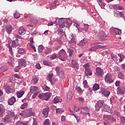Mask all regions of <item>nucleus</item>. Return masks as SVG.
Segmentation results:
<instances>
[{"instance_id": "obj_1", "label": "nucleus", "mask_w": 125, "mask_h": 125, "mask_svg": "<svg viewBox=\"0 0 125 125\" xmlns=\"http://www.w3.org/2000/svg\"><path fill=\"white\" fill-rule=\"evenodd\" d=\"M58 22L61 28H64V27H69L72 24V20L61 18L58 20Z\"/></svg>"}, {"instance_id": "obj_2", "label": "nucleus", "mask_w": 125, "mask_h": 125, "mask_svg": "<svg viewBox=\"0 0 125 125\" xmlns=\"http://www.w3.org/2000/svg\"><path fill=\"white\" fill-rule=\"evenodd\" d=\"M58 58L62 60V61H65L67 58V54L65 50L62 49L58 52Z\"/></svg>"}, {"instance_id": "obj_3", "label": "nucleus", "mask_w": 125, "mask_h": 125, "mask_svg": "<svg viewBox=\"0 0 125 125\" xmlns=\"http://www.w3.org/2000/svg\"><path fill=\"white\" fill-rule=\"evenodd\" d=\"M69 38L71 41L68 43L69 45H70V46H76L77 43V42H76V40H77L76 35L71 34Z\"/></svg>"}, {"instance_id": "obj_4", "label": "nucleus", "mask_w": 125, "mask_h": 125, "mask_svg": "<svg viewBox=\"0 0 125 125\" xmlns=\"http://www.w3.org/2000/svg\"><path fill=\"white\" fill-rule=\"evenodd\" d=\"M56 72L57 76H60V77L62 78H64V71L63 70V68L60 66H57L56 67Z\"/></svg>"}, {"instance_id": "obj_5", "label": "nucleus", "mask_w": 125, "mask_h": 125, "mask_svg": "<svg viewBox=\"0 0 125 125\" xmlns=\"http://www.w3.org/2000/svg\"><path fill=\"white\" fill-rule=\"evenodd\" d=\"M96 73L95 75L99 78H102L103 77V75L104 74V71L103 69L100 67H97L96 68Z\"/></svg>"}, {"instance_id": "obj_6", "label": "nucleus", "mask_w": 125, "mask_h": 125, "mask_svg": "<svg viewBox=\"0 0 125 125\" xmlns=\"http://www.w3.org/2000/svg\"><path fill=\"white\" fill-rule=\"evenodd\" d=\"M24 114L25 115V118H28V117H31V116H35V115H36L35 112L32 111L31 109H25L24 110Z\"/></svg>"}, {"instance_id": "obj_7", "label": "nucleus", "mask_w": 125, "mask_h": 125, "mask_svg": "<svg viewBox=\"0 0 125 125\" xmlns=\"http://www.w3.org/2000/svg\"><path fill=\"white\" fill-rule=\"evenodd\" d=\"M104 104V101H102V100L98 101L95 105L96 111H99V110H100V108H101V107H102V106H103Z\"/></svg>"}, {"instance_id": "obj_8", "label": "nucleus", "mask_w": 125, "mask_h": 125, "mask_svg": "<svg viewBox=\"0 0 125 125\" xmlns=\"http://www.w3.org/2000/svg\"><path fill=\"white\" fill-rule=\"evenodd\" d=\"M5 92L8 94H9V93H14L15 92V89H14V87L13 86H7L5 88Z\"/></svg>"}, {"instance_id": "obj_9", "label": "nucleus", "mask_w": 125, "mask_h": 125, "mask_svg": "<svg viewBox=\"0 0 125 125\" xmlns=\"http://www.w3.org/2000/svg\"><path fill=\"white\" fill-rule=\"evenodd\" d=\"M104 81L106 83H112L114 81L112 79V76L110 74H107L106 75L104 78Z\"/></svg>"}, {"instance_id": "obj_10", "label": "nucleus", "mask_w": 125, "mask_h": 125, "mask_svg": "<svg viewBox=\"0 0 125 125\" xmlns=\"http://www.w3.org/2000/svg\"><path fill=\"white\" fill-rule=\"evenodd\" d=\"M101 42H97L91 44V48H90L88 50L89 51H96L97 49V46L98 44H100Z\"/></svg>"}, {"instance_id": "obj_11", "label": "nucleus", "mask_w": 125, "mask_h": 125, "mask_svg": "<svg viewBox=\"0 0 125 125\" xmlns=\"http://www.w3.org/2000/svg\"><path fill=\"white\" fill-rule=\"evenodd\" d=\"M104 120L107 121L108 123H109V122H111L112 123L116 122V120H115V119H114V118H113V117H112L111 116L104 115Z\"/></svg>"}, {"instance_id": "obj_12", "label": "nucleus", "mask_w": 125, "mask_h": 125, "mask_svg": "<svg viewBox=\"0 0 125 125\" xmlns=\"http://www.w3.org/2000/svg\"><path fill=\"white\" fill-rule=\"evenodd\" d=\"M71 67L74 69H79L80 68V64L78 63V62L75 60H72L71 61Z\"/></svg>"}, {"instance_id": "obj_13", "label": "nucleus", "mask_w": 125, "mask_h": 125, "mask_svg": "<svg viewBox=\"0 0 125 125\" xmlns=\"http://www.w3.org/2000/svg\"><path fill=\"white\" fill-rule=\"evenodd\" d=\"M117 94H124L125 92V88L124 86H119L117 89Z\"/></svg>"}, {"instance_id": "obj_14", "label": "nucleus", "mask_w": 125, "mask_h": 125, "mask_svg": "<svg viewBox=\"0 0 125 125\" xmlns=\"http://www.w3.org/2000/svg\"><path fill=\"white\" fill-rule=\"evenodd\" d=\"M104 112H107L109 113V114H112L113 110H112V108L109 106V105H105L104 106Z\"/></svg>"}, {"instance_id": "obj_15", "label": "nucleus", "mask_w": 125, "mask_h": 125, "mask_svg": "<svg viewBox=\"0 0 125 125\" xmlns=\"http://www.w3.org/2000/svg\"><path fill=\"white\" fill-rule=\"evenodd\" d=\"M12 121V118L9 115H6L4 118V124H8V123H11Z\"/></svg>"}, {"instance_id": "obj_16", "label": "nucleus", "mask_w": 125, "mask_h": 125, "mask_svg": "<svg viewBox=\"0 0 125 125\" xmlns=\"http://www.w3.org/2000/svg\"><path fill=\"white\" fill-rule=\"evenodd\" d=\"M42 113L45 118H47L48 117V113H49V108L47 107L43 109Z\"/></svg>"}, {"instance_id": "obj_17", "label": "nucleus", "mask_w": 125, "mask_h": 125, "mask_svg": "<svg viewBox=\"0 0 125 125\" xmlns=\"http://www.w3.org/2000/svg\"><path fill=\"white\" fill-rule=\"evenodd\" d=\"M12 47H16L19 45V40L16 39L15 40H13L11 44Z\"/></svg>"}, {"instance_id": "obj_18", "label": "nucleus", "mask_w": 125, "mask_h": 125, "mask_svg": "<svg viewBox=\"0 0 125 125\" xmlns=\"http://www.w3.org/2000/svg\"><path fill=\"white\" fill-rule=\"evenodd\" d=\"M102 90V94L104 96V97H108L110 95V91L103 88Z\"/></svg>"}, {"instance_id": "obj_19", "label": "nucleus", "mask_w": 125, "mask_h": 125, "mask_svg": "<svg viewBox=\"0 0 125 125\" xmlns=\"http://www.w3.org/2000/svg\"><path fill=\"white\" fill-rule=\"evenodd\" d=\"M29 42H30L31 48L34 49V51L36 52V47H35V46L34 45V44H35V42H34V38H33V37H31L29 40Z\"/></svg>"}, {"instance_id": "obj_20", "label": "nucleus", "mask_w": 125, "mask_h": 125, "mask_svg": "<svg viewBox=\"0 0 125 125\" xmlns=\"http://www.w3.org/2000/svg\"><path fill=\"white\" fill-rule=\"evenodd\" d=\"M112 32L115 34V35H121L122 34V30L119 29L117 28H114L112 29Z\"/></svg>"}, {"instance_id": "obj_21", "label": "nucleus", "mask_w": 125, "mask_h": 125, "mask_svg": "<svg viewBox=\"0 0 125 125\" xmlns=\"http://www.w3.org/2000/svg\"><path fill=\"white\" fill-rule=\"evenodd\" d=\"M16 102V99L14 97H12L8 101L9 105H13Z\"/></svg>"}, {"instance_id": "obj_22", "label": "nucleus", "mask_w": 125, "mask_h": 125, "mask_svg": "<svg viewBox=\"0 0 125 125\" xmlns=\"http://www.w3.org/2000/svg\"><path fill=\"white\" fill-rule=\"evenodd\" d=\"M99 36L102 40H106L107 35L105 34V32L102 31L99 33Z\"/></svg>"}, {"instance_id": "obj_23", "label": "nucleus", "mask_w": 125, "mask_h": 125, "mask_svg": "<svg viewBox=\"0 0 125 125\" xmlns=\"http://www.w3.org/2000/svg\"><path fill=\"white\" fill-rule=\"evenodd\" d=\"M39 88L36 86H31L30 88V91L31 93H35L36 91H37Z\"/></svg>"}, {"instance_id": "obj_24", "label": "nucleus", "mask_w": 125, "mask_h": 125, "mask_svg": "<svg viewBox=\"0 0 125 125\" xmlns=\"http://www.w3.org/2000/svg\"><path fill=\"white\" fill-rule=\"evenodd\" d=\"M18 98H21L24 94H25V92L24 91H19L16 93Z\"/></svg>"}, {"instance_id": "obj_25", "label": "nucleus", "mask_w": 125, "mask_h": 125, "mask_svg": "<svg viewBox=\"0 0 125 125\" xmlns=\"http://www.w3.org/2000/svg\"><path fill=\"white\" fill-rule=\"evenodd\" d=\"M8 113L9 112L11 117L13 118L14 120H17L18 119V115L15 114L14 112L7 111Z\"/></svg>"}, {"instance_id": "obj_26", "label": "nucleus", "mask_w": 125, "mask_h": 125, "mask_svg": "<svg viewBox=\"0 0 125 125\" xmlns=\"http://www.w3.org/2000/svg\"><path fill=\"white\" fill-rule=\"evenodd\" d=\"M5 30L7 34H10L12 32V26H11L10 25H7L5 27Z\"/></svg>"}, {"instance_id": "obj_27", "label": "nucleus", "mask_w": 125, "mask_h": 125, "mask_svg": "<svg viewBox=\"0 0 125 125\" xmlns=\"http://www.w3.org/2000/svg\"><path fill=\"white\" fill-rule=\"evenodd\" d=\"M92 75V71H91L90 68H89L88 69H86L85 70V75L86 76V77H89V76H91Z\"/></svg>"}, {"instance_id": "obj_28", "label": "nucleus", "mask_w": 125, "mask_h": 125, "mask_svg": "<svg viewBox=\"0 0 125 125\" xmlns=\"http://www.w3.org/2000/svg\"><path fill=\"white\" fill-rule=\"evenodd\" d=\"M51 96V94L50 93H44V100L47 101L49 99Z\"/></svg>"}, {"instance_id": "obj_29", "label": "nucleus", "mask_w": 125, "mask_h": 125, "mask_svg": "<svg viewBox=\"0 0 125 125\" xmlns=\"http://www.w3.org/2000/svg\"><path fill=\"white\" fill-rule=\"evenodd\" d=\"M19 62L22 67H26V61L25 60L22 59L19 61Z\"/></svg>"}, {"instance_id": "obj_30", "label": "nucleus", "mask_w": 125, "mask_h": 125, "mask_svg": "<svg viewBox=\"0 0 125 125\" xmlns=\"http://www.w3.org/2000/svg\"><path fill=\"white\" fill-rule=\"evenodd\" d=\"M87 42V40L85 39H83L82 40L79 44V46H83L85 43Z\"/></svg>"}, {"instance_id": "obj_31", "label": "nucleus", "mask_w": 125, "mask_h": 125, "mask_svg": "<svg viewBox=\"0 0 125 125\" xmlns=\"http://www.w3.org/2000/svg\"><path fill=\"white\" fill-rule=\"evenodd\" d=\"M62 101V99L61 98L59 97H57L54 98V103L56 104L57 103H59V102H61Z\"/></svg>"}, {"instance_id": "obj_32", "label": "nucleus", "mask_w": 125, "mask_h": 125, "mask_svg": "<svg viewBox=\"0 0 125 125\" xmlns=\"http://www.w3.org/2000/svg\"><path fill=\"white\" fill-rule=\"evenodd\" d=\"M19 33L20 35H25L26 34V30L23 27H21L19 30Z\"/></svg>"}, {"instance_id": "obj_33", "label": "nucleus", "mask_w": 125, "mask_h": 125, "mask_svg": "<svg viewBox=\"0 0 125 125\" xmlns=\"http://www.w3.org/2000/svg\"><path fill=\"white\" fill-rule=\"evenodd\" d=\"M100 88V86H99V84L97 83H95L93 86V90L94 91H97L98 89Z\"/></svg>"}, {"instance_id": "obj_34", "label": "nucleus", "mask_w": 125, "mask_h": 125, "mask_svg": "<svg viewBox=\"0 0 125 125\" xmlns=\"http://www.w3.org/2000/svg\"><path fill=\"white\" fill-rule=\"evenodd\" d=\"M53 75H54L53 73H51L50 74H49L47 77V81H49V82H50L51 83H52V78L53 77Z\"/></svg>"}, {"instance_id": "obj_35", "label": "nucleus", "mask_w": 125, "mask_h": 125, "mask_svg": "<svg viewBox=\"0 0 125 125\" xmlns=\"http://www.w3.org/2000/svg\"><path fill=\"white\" fill-rule=\"evenodd\" d=\"M73 97V93L71 91H69L67 93V99L68 100H72Z\"/></svg>"}, {"instance_id": "obj_36", "label": "nucleus", "mask_w": 125, "mask_h": 125, "mask_svg": "<svg viewBox=\"0 0 125 125\" xmlns=\"http://www.w3.org/2000/svg\"><path fill=\"white\" fill-rule=\"evenodd\" d=\"M118 56L120 57L119 59V62H123L125 59V55L123 54H118Z\"/></svg>"}, {"instance_id": "obj_37", "label": "nucleus", "mask_w": 125, "mask_h": 125, "mask_svg": "<svg viewBox=\"0 0 125 125\" xmlns=\"http://www.w3.org/2000/svg\"><path fill=\"white\" fill-rule=\"evenodd\" d=\"M8 63L9 64V65L13 66V64H14V59H13L12 58H9Z\"/></svg>"}, {"instance_id": "obj_38", "label": "nucleus", "mask_w": 125, "mask_h": 125, "mask_svg": "<svg viewBox=\"0 0 125 125\" xmlns=\"http://www.w3.org/2000/svg\"><path fill=\"white\" fill-rule=\"evenodd\" d=\"M59 20V19H56V20L54 22L53 21H50L48 23V26H53L54 24H58V23H57V21H58V20Z\"/></svg>"}, {"instance_id": "obj_39", "label": "nucleus", "mask_w": 125, "mask_h": 125, "mask_svg": "<svg viewBox=\"0 0 125 125\" xmlns=\"http://www.w3.org/2000/svg\"><path fill=\"white\" fill-rule=\"evenodd\" d=\"M114 9L115 10H124V7L123 6H120L118 5L114 6Z\"/></svg>"}, {"instance_id": "obj_40", "label": "nucleus", "mask_w": 125, "mask_h": 125, "mask_svg": "<svg viewBox=\"0 0 125 125\" xmlns=\"http://www.w3.org/2000/svg\"><path fill=\"white\" fill-rule=\"evenodd\" d=\"M38 82H39V79L37 77H34L32 79V83L33 84H36V83H38Z\"/></svg>"}, {"instance_id": "obj_41", "label": "nucleus", "mask_w": 125, "mask_h": 125, "mask_svg": "<svg viewBox=\"0 0 125 125\" xmlns=\"http://www.w3.org/2000/svg\"><path fill=\"white\" fill-rule=\"evenodd\" d=\"M56 111L57 114H61L64 112V109L63 108H57Z\"/></svg>"}, {"instance_id": "obj_42", "label": "nucleus", "mask_w": 125, "mask_h": 125, "mask_svg": "<svg viewBox=\"0 0 125 125\" xmlns=\"http://www.w3.org/2000/svg\"><path fill=\"white\" fill-rule=\"evenodd\" d=\"M14 16L16 19H18V18H20V14L16 11L15 13L14 14Z\"/></svg>"}, {"instance_id": "obj_43", "label": "nucleus", "mask_w": 125, "mask_h": 125, "mask_svg": "<svg viewBox=\"0 0 125 125\" xmlns=\"http://www.w3.org/2000/svg\"><path fill=\"white\" fill-rule=\"evenodd\" d=\"M27 106H28V103H24L22 104L21 105V110H24V109H25V108H26V107H27Z\"/></svg>"}, {"instance_id": "obj_44", "label": "nucleus", "mask_w": 125, "mask_h": 125, "mask_svg": "<svg viewBox=\"0 0 125 125\" xmlns=\"http://www.w3.org/2000/svg\"><path fill=\"white\" fill-rule=\"evenodd\" d=\"M125 77V75H124V74L122 73V72H119L118 74V78L119 79H121V80L124 79V78Z\"/></svg>"}, {"instance_id": "obj_45", "label": "nucleus", "mask_w": 125, "mask_h": 125, "mask_svg": "<svg viewBox=\"0 0 125 125\" xmlns=\"http://www.w3.org/2000/svg\"><path fill=\"white\" fill-rule=\"evenodd\" d=\"M52 51V50L51 49V48H47L45 50V51L44 52V53L45 54H49V53H51V52Z\"/></svg>"}, {"instance_id": "obj_46", "label": "nucleus", "mask_w": 125, "mask_h": 125, "mask_svg": "<svg viewBox=\"0 0 125 125\" xmlns=\"http://www.w3.org/2000/svg\"><path fill=\"white\" fill-rule=\"evenodd\" d=\"M97 1L100 6H102V5H105V3H103L102 0H97Z\"/></svg>"}, {"instance_id": "obj_47", "label": "nucleus", "mask_w": 125, "mask_h": 125, "mask_svg": "<svg viewBox=\"0 0 125 125\" xmlns=\"http://www.w3.org/2000/svg\"><path fill=\"white\" fill-rule=\"evenodd\" d=\"M89 66H90V64L89 63H87L83 65V68L85 69V70H87L89 68Z\"/></svg>"}, {"instance_id": "obj_48", "label": "nucleus", "mask_w": 125, "mask_h": 125, "mask_svg": "<svg viewBox=\"0 0 125 125\" xmlns=\"http://www.w3.org/2000/svg\"><path fill=\"white\" fill-rule=\"evenodd\" d=\"M16 125H28V124L27 123H24L22 122L21 121H18L16 124Z\"/></svg>"}, {"instance_id": "obj_49", "label": "nucleus", "mask_w": 125, "mask_h": 125, "mask_svg": "<svg viewBox=\"0 0 125 125\" xmlns=\"http://www.w3.org/2000/svg\"><path fill=\"white\" fill-rule=\"evenodd\" d=\"M120 12L119 11H114V16L115 17H119L120 16Z\"/></svg>"}, {"instance_id": "obj_50", "label": "nucleus", "mask_w": 125, "mask_h": 125, "mask_svg": "<svg viewBox=\"0 0 125 125\" xmlns=\"http://www.w3.org/2000/svg\"><path fill=\"white\" fill-rule=\"evenodd\" d=\"M57 58V54H53L51 55L50 59L52 60H53V59H56Z\"/></svg>"}, {"instance_id": "obj_51", "label": "nucleus", "mask_w": 125, "mask_h": 125, "mask_svg": "<svg viewBox=\"0 0 125 125\" xmlns=\"http://www.w3.org/2000/svg\"><path fill=\"white\" fill-rule=\"evenodd\" d=\"M83 84L84 88H87L88 87V85H87V82L86 80L83 82Z\"/></svg>"}, {"instance_id": "obj_52", "label": "nucleus", "mask_w": 125, "mask_h": 125, "mask_svg": "<svg viewBox=\"0 0 125 125\" xmlns=\"http://www.w3.org/2000/svg\"><path fill=\"white\" fill-rule=\"evenodd\" d=\"M19 53H20V54H24V53H25V50H24L23 48L19 49Z\"/></svg>"}, {"instance_id": "obj_53", "label": "nucleus", "mask_w": 125, "mask_h": 125, "mask_svg": "<svg viewBox=\"0 0 125 125\" xmlns=\"http://www.w3.org/2000/svg\"><path fill=\"white\" fill-rule=\"evenodd\" d=\"M43 50V46L42 45H39L38 47V51L39 52H42Z\"/></svg>"}, {"instance_id": "obj_54", "label": "nucleus", "mask_w": 125, "mask_h": 125, "mask_svg": "<svg viewBox=\"0 0 125 125\" xmlns=\"http://www.w3.org/2000/svg\"><path fill=\"white\" fill-rule=\"evenodd\" d=\"M38 98H40V99L44 100V93L39 94V95L38 96Z\"/></svg>"}, {"instance_id": "obj_55", "label": "nucleus", "mask_w": 125, "mask_h": 125, "mask_svg": "<svg viewBox=\"0 0 125 125\" xmlns=\"http://www.w3.org/2000/svg\"><path fill=\"white\" fill-rule=\"evenodd\" d=\"M80 113L81 114H82V115H84V116H86V115H88V116H90V114L89 113V112H84L83 111H80Z\"/></svg>"}, {"instance_id": "obj_56", "label": "nucleus", "mask_w": 125, "mask_h": 125, "mask_svg": "<svg viewBox=\"0 0 125 125\" xmlns=\"http://www.w3.org/2000/svg\"><path fill=\"white\" fill-rule=\"evenodd\" d=\"M99 48H102V49H103V48H106V46H103V45H97V49H98Z\"/></svg>"}, {"instance_id": "obj_57", "label": "nucleus", "mask_w": 125, "mask_h": 125, "mask_svg": "<svg viewBox=\"0 0 125 125\" xmlns=\"http://www.w3.org/2000/svg\"><path fill=\"white\" fill-rule=\"evenodd\" d=\"M43 89L46 91H49V88L45 85L43 86Z\"/></svg>"}, {"instance_id": "obj_58", "label": "nucleus", "mask_w": 125, "mask_h": 125, "mask_svg": "<svg viewBox=\"0 0 125 125\" xmlns=\"http://www.w3.org/2000/svg\"><path fill=\"white\" fill-rule=\"evenodd\" d=\"M31 22H32V23L33 24H37L38 23V20L35 19H32L31 20Z\"/></svg>"}, {"instance_id": "obj_59", "label": "nucleus", "mask_w": 125, "mask_h": 125, "mask_svg": "<svg viewBox=\"0 0 125 125\" xmlns=\"http://www.w3.org/2000/svg\"><path fill=\"white\" fill-rule=\"evenodd\" d=\"M68 52L69 54V56H71L73 54V52H74V51L71 49H69L68 50Z\"/></svg>"}, {"instance_id": "obj_60", "label": "nucleus", "mask_w": 125, "mask_h": 125, "mask_svg": "<svg viewBox=\"0 0 125 125\" xmlns=\"http://www.w3.org/2000/svg\"><path fill=\"white\" fill-rule=\"evenodd\" d=\"M120 121L122 122L123 124H125V118L123 116L120 117Z\"/></svg>"}, {"instance_id": "obj_61", "label": "nucleus", "mask_w": 125, "mask_h": 125, "mask_svg": "<svg viewBox=\"0 0 125 125\" xmlns=\"http://www.w3.org/2000/svg\"><path fill=\"white\" fill-rule=\"evenodd\" d=\"M75 89L76 91H77L78 92H82L83 90H82V88H81L80 87H76Z\"/></svg>"}, {"instance_id": "obj_62", "label": "nucleus", "mask_w": 125, "mask_h": 125, "mask_svg": "<svg viewBox=\"0 0 125 125\" xmlns=\"http://www.w3.org/2000/svg\"><path fill=\"white\" fill-rule=\"evenodd\" d=\"M43 63L44 65H45L46 66H49V62L46 60L43 61Z\"/></svg>"}, {"instance_id": "obj_63", "label": "nucleus", "mask_w": 125, "mask_h": 125, "mask_svg": "<svg viewBox=\"0 0 125 125\" xmlns=\"http://www.w3.org/2000/svg\"><path fill=\"white\" fill-rule=\"evenodd\" d=\"M35 67L38 70H40V69H41V68H42V67H41V64L40 63H37L35 65Z\"/></svg>"}, {"instance_id": "obj_64", "label": "nucleus", "mask_w": 125, "mask_h": 125, "mask_svg": "<svg viewBox=\"0 0 125 125\" xmlns=\"http://www.w3.org/2000/svg\"><path fill=\"white\" fill-rule=\"evenodd\" d=\"M44 125H49V120L46 119L44 122Z\"/></svg>"}]
</instances>
